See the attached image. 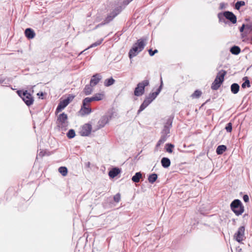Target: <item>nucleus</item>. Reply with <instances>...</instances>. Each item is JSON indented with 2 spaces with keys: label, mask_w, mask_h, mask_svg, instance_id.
<instances>
[{
  "label": "nucleus",
  "mask_w": 252,
  "mask_h": 252,
  "mask_svg": "<svg viewBox=\"0 0 252 252\" xmlns=\"http://www.w3.org/2000/svg\"><path fill=\"white\" fill-rule=\"evenodd\" d=\"M147 39V37H143L137 40L129 51L128 57L130 59L136 56L144 49Z\"/></svg>",
  "instance_id": "f257e3e1"
},
{
  "label": "nucleus",
  "mask_w": 252,
  "mask_h": 252,
  "mask_svg": "<svg viewBox=\"0 0 252 252\" xmlns=\"http://www.w3.org/2000/svg\"><path fill=\"white\" fill-rule=\"evenodd\" d=\"M219 22H223L226 23V19L229 20L232 24H235L237 22V17L231 11H225L220 12L218 14Z\"/></svg>",
  "instance_id": "f03ea898"
},
{
  "label": "nucleus",
  "mask_w": 252,
  "mask_h": 252,
  "mask_svg": "<svg viewBox=\"0 0 252 252\" xmlns=\"http://www.w3.org/2000/svg\"><path fill=\"white\" fill-rule=\"evenodd\" d=\"M230 207L231 211L237 216L241 215L245 211L243 203L238 199H235L233 200L230 204Z\"/></svg>",
  "instance_id": "7ed1b4c3"
},
{
  "label": "nucleus",
  "mask_w": 252,
  "mask_h": 252,
  "mask_svg": "<svg viewBox=\"0 0 252 252\" xmlns=\"http://www.w3.org/2000/svg\"><path fill=\"white\" fill-rule=\"evenodd\" d=\"M149 85V81L144 80L137 84L134 91V94L136 96H142L145 93V88Z\"/></svg>",
  "instance_id": "20e7f679"
},
{
  "label": "nucleus",
  "mask_w": 252,
  "mask_h": 252,
  "mask_svg": "<svg viewBox=\"0 0 252 252\" xmlns=\"http://www.w3.org/2000/svg\"><path fill=\"white\" fill-rule=\"evenodd\" d=\"M24 93L23 95V97L22 98V100L27 106H30L32 105L34 101L33 97L32 96V94L29 93L27 90L24 91Z\"/></svg>",
  "instance_id": "39448f33"
},
{
  "label": "nucleus",
  "mask_w": 252,
  "mask_h": 252,
  "mask_svg": "<svg viewBox=\"0 0 252 252\" xmlns=\"http://www.w3.org/2000/svg\"><path fill=\"white\" fill-rule=\"evenodd\" d=\"M121 11V7H117L107 16V17L104 20L103 22L105 23V24H108L120 13Z\"/></svg>",
  "instance_id": "423d86ee"
},
{
  "label": "nucleus",
  "mask_w": 252,
  "mask_h": 252,
  "mask_svg": "<svg viewBox=\"0 0 252 252\" xmlns=\"http://www.w3.org/2000/svg\"><path fill=\"white\" fill-rule=\"evenodd\" d=\"M162 87V81H161V84L158 88L156 92L151 93L148 96H146V99L150 103H151L158 95L161 91Z\"/></svg>",
  "instance_id": "0eeeda50"
},
{
  "label": "nucleus",
  "mask_w": 252,
  "mask_h": 252,
  "mask_svg": "<svg viewBox=\"0 0 252 252\" xmlns=\"http://www.w3.org/2000/svg\"><path fill=\"white\" fill-rule=\"evenodd\" d=\"M92 127L90 124H84L81 128L79 132L80 135L82 136H88L91 133Z\"/></svg>",
  "instance_id": "6e6552de"
},
{
  "label": "nucleus",
  "mask_w": 252,
  "mask_h": 252,
  "mask_svg": "<svg viewBox=\"0 0 252 252\" xmlns=\"http://www.w3.org/2000/svg\"><path fill=\"white\" fill-rule=\"evenodd\" d=\"M172 121L173 118L169 117L167 119L163 129L162 130V135L169 136L168 134L170 133V129L172 126Z\"/></svg>",
  "instance_id": "1a4fd4ad"
},
{
  "label": "nucleus",
  "mask_w": 252,
  "mask_h": 252,
  "mask_svg": "<svg viewBox=\"0 0 252 252\" xmlns=\"http://www.w3.org/2000/svg\"><path fill=\"white\" fill-rule=\"evenodd\" d=\"M67 119L68 117L67 114H65L64 113H62V114H60L58 117L57 123L59 126H64L66 123H67Z\"/></svg>",
  "instance_id": "9d476101"
},
{
  "label": "nucleus",
  "mask_w": 252,
  "mask_h": 252,
  "mask_svg": "<svg viewBox=\"0 0 252 252\" xmlns=\"http://www.w3.org/2000/svg\"><path fill=\"white\" fill-rule=\"evenodd\" d=\"M245 230V228L244 226H240L234 234V237L237 242H240L243 240Z\"/></svg>",
  "instance_id": "9b49d317"
},
{
  "label": "nucleus",
  "mask_w": 252,
  "mask_h": 252,
  "mask_svg": "<svg viewBox=\"0 0 252 252\" xmlns=\"http://www.w3.org/2000/svg\"><path fill=\"white\" fill-rule=\"evenodd\" d=\"M101 79L102 76L99 74H95L91 79L90 84L94 87L96 85Z\"/></svg>",
  "instance_id": "f8f14e48"
},
{
  "label": "nucleus",
  "mask_w": 252,
  "mask_h": 252,
  "mask_svg": "<svg viewBox=\"0 0 252 252\" xmlns=\"http://www.w3.org/2000/svg\"><path fill=\"white\" fill-rule=\"evenodd\" d=\"M69 104L68 99H63L58 104L56 110V113H59L67 106Z\"/></svg>",
  "instance_id": "ddd939ff"
},
{
  "label": "nucleus",
  "mask_w": 252,
  "mask_h": 252,
  "mask_svg": "<svg viewBox=\"0 0 252 252\" xmlns=\"http://www.w3.org/2000/svg\"><path fill=\"white\" fill-rule=\"evenodd\" d=\"M25 35L26 37L30 39L33 38L35 36V33L33 30L31 28H27L25 31Z\"/></svg>",
  "instance_id": "4468645a"
},
{
  "label": "nucleus",
  "mask_w": 252,
  "mask_h": 252,
  "mask_svg": "<svg viewBox=\"0 0 252 252\" xmlns=\"http://www.w3.org/2000/svg\"><path fill=\"white\" fill-rule=\"evenodd\" d=\"M121 172V169L118 167L113 168L109 172L108 175L111 178L116 177Z\"/></svg>",
  "instance_id": "2eb2a0df"
},
{
  "label": "nucleus",
  "mask_w": 252,
  "mask_h": 252,
  "mask_svg": "<svg viewBox=\"0 0 252 252\" xmlns=\"http://www.w3.org/2000/svg\"><path fill=\"white\" fill-rule=\"evenodd\" d=\"M109 121V117L108 116H103L98 121V128L103 127L104 126L108 123Z\"/></svg>",
  "instance_id": "dca6fc26"
},
{
  "label": "nucleus",
  "mask_w": 252,
  "mask_h": 252,
  "mask_svg": "<svg viewBox=\"0 0 252 252\" xmlns=\"http://www.w3.org/2000/svg\"><path fill=\"white\" fill-rule=\"evenodd\" d=\"M80 111L82 112V114L83 115H88L92 112V109L90 107H87V105H84L83 102Z\"/></svg>",
  "instance_id": "f3484780"
},
{
  "label": "nucleus",
  "mask_w": 252,
  "mask_h": 252,
  "mask_svg": "<svg viewBox=\"0 0 252 252\" xmlns=\"http://www.w3.org/2000/svg\"><path fill=\"white\" fill-rule=\"evenodd\" d=\"M161 164L163 167L166 168L170 166L171 161L169 158L164 157L161 158Z\"/></svg>",
  "instance_id": "a211bd4d"
},
{
  "label": "nucleus",
  "mask_w": 252,
  "mask_h": 252,
  "mask_svg": "<svg viewBox=\"0 0 252 252\" xmlns=\"http://www.w3.org/2000/svg\"><path fill=\"white\" fill-rule=\"evenodd\" d=\"M226 74V71L224 70H221L218 72L215 79L223 82L224 81V77Z\"/></svg>",
  "instance_id": "6ab92c4d"
},
{
  "label": "nucleus",
  "mask_w": 252,
  "mask_h": 252,
  "mask_svg": "<svg viewBox=\"0 0 252 252\" xmlns=\"http://www.w3.org/2000/svg\"><path fill=\"white\" fill-rule=\"evenodd\" d=\"M142 178V174L140 172H136L134 176H132L131 180L133 182L137 183L140 182L141 179Z\"/></svg>",
  "instance_id": "aec40b11"
},
{
  "label": "nucleus",
  "mask_w": 252,
  "mask_h": 252,
  "mask_svg": "<svg viewBox=\"0 0 252 252\" xmlns=\"http://www.w3.org/2000/svg\"><path fill=\"white\" fill-rule=\"evenodd\" d=\"M222 83L223 82H221L220 81H218L216 79H215V80L212 84L211 89L213 90H218Z\"/></svg>",
  "instance_id": "412c9836"
},
{
  "label": "nucleus",
  "mask_w": 252,
  "mask_h": 252,
  "mask_svg": "<svg viewBox=\"0 0 252 252\" xmlns=\"http://www.w3.org/2000/svg\"><path fill=\"white\" fill-rule=\"evenodd\" d=\"M226 150L227 147L225 145H219L216 149V153L218 155H220L222 154Z\"/></svg>",
  "instance_id": "4be33fe9"
},
{
  "label": "nucleus",
  "mask_w": 252,
  "mask_h": 252,
  "mask_svg": "<svg viewBox=\"0 0 252 252\" xmlns=\"http://www.w3.org/2000/svg\"><path fill=\"white\" fill-rule=\"evenodd\" d=\"M231 92L234 94H236L238 93L240 86L237 83H233L230 87Z\"/></svg>",
  "instance_id": "5701e85b"
},
{
  "label": "nucleus",
  "mask_w": 252,
  "mask_h": 252,
  "mask_svg": "<svg viewBox=\"0 0 252 252\" xmlns=\"http://www.w3.org/2000/svg\"><path fill=\"white\" fill-rule=\"evenodd\" d=\"M230 52L233 55H237L240 53L241 49L239 46L234 45L230 49Z\"/></svg>",
  "instance_id": "b1692460"
},
{
  "label": "nucleus",
  "mask_w": 252,
  "mask_h": 252,
  "mask_svg": "<svg viewBox=\"0 0 252 252\" xmlns=\"http://www.w3.org/2000/svg\"><path fill=\"white\" fill-rule=\"evenodd\" d=\"M150 103L145 99L143 103L141 104L139 110H138L137 114H139L141 111L144 110Z\"/></svg>",
  "instance_id": "393cba45"
},
{
  "label": "nucleus",
  "mask_w": 252,
  "mask_h": 252,
  "mask_svg": "<svg viewBox=\"0 0 252 252\" xmlns=\"http://www.w3.org/2000/svg\"><path fill=\"white\" fill-rule=\"evenodd\" d=\"M93 86L90 84L86 85L84 89L83 92L86 95H89L93 92Z\"/></svg>",
  "instance_id": "a878e982"
},
{
  "label": "nucleus",
  "mask_w": 252,
  "mask_h": 252,
  "mask_svg": "<svg viewBox=\"0 0 252 252\" xmlns=\"http://www.w3.org/2000/svg\"><path fill=\"white\" fill-rule=\"evenodd\" d=\"M158 179V175L156 173H152L148 176V181L151 184L154 183Z\"/></svg>",
  "instance_id": "bb28decb"
},
{
  "label": "nucleus",
  "mask_w": 252,
  "mask_h": 252,
  "mask_svg": "<svg viewBox=\"0 0 252 252\" xmlns=\"http://www.w3.org/2000/svg\"><path fill=\"white\" fill-rule=\"evenodd\" d=\"M168 137H169V136L161 135L159 140H158V143L156 145V147L158 148L162 144H163L165 141H166Z\"/></svg>",
  "instance_id": "cd10ccee"
},
{
  "label": "nucleus",
  "mask_w": 252,
  "mask_h": 252,
  "mask_svg": "<svg viewBox=\"0 0 252 252\" xmlns=\"http://www.w3.org/2000/svg\"><path fill=\"white\" fill-rule=\"evenodd\" d=\"M243 80L244 81V82L242 84V88L243 89L246 88V87L249 88L250 87V82L249 80V78L248 77H244L243 78Z\"/></svg>",
  "instance_id": "c85d7f7f"
},
{
  "label": "nucleus",
  "mask_w": 252,
  "mask_h": 252,
  "mask_svg": "<svg viewBox=\"0 0 252 252\" xmlns=\"http://www.w3.org/2000/svg\"><path fill=\"white\" fill-rule=\"evenodd\" d=\"M115 82V80L112 77H111L110 78L106 79L104 81V85L106 87H109L114 84Z\"/></svg>",
  "instance_id": "c756f323"
},
{
  "label": "nucleus",
  "mask_w": 252,
  "mask_h": 252,
  "mask_svg": "<svg viewBox=\"0 0 252 252\" xmlns=\"http://www.w3.org/2000/svg\"><path fill=\"white\" fill-rule=\"evenodd\" d=\"M59 172L63 176H66L68 172L67 168L65 166H61L58 169Z\"/></svg>",
  "instance_id": "7c9ffc66"
},
{
  "label": "nucleus",
  "mask_w": 252,
  "mask_h": 252,
  "mask_svg": "<svg viewBox=\"0 0 252 252\" xmlns=\"http://www.w3.org/2000/svg\"><path fill=\"white\" fill-rule=\"evenodd\" d=\"M245 2L244 1H238L235 4V8L237 10H239L241 6L245 5Z\"/></svg>",
  "instance_id": "2f4dec72"
},
{
  "label": "nucleus",
  "mask_w": 252,
  "mask_h": 252,
  "mask_svg": "<svg viewBox=\"0 0 252 252\" xmlns=\"http://www.w3.org/2000/svg\"><path fill=\"white\" fill-rule=\"evenodd\" d=\"M66 135L67 137L69 139L73 138V137H74L75 136V132L74 130L72 129H69Z\"/></svg>",
  "instance_id": "473e14b6"
},
{
  "label": "nucleus",
  "mask_w": 252,
  "mask_h": 252,
  "mask_svg": "<svg viewBox=\"0 0 252 252\" xmlns=\"http://www.w3.org/2000/svg\"><path fill=\"white\" fill-rule=\"evenodd\" d=\"M95 101L94 97H86L83 100L84 105H88L89 103H91L92 101Z\"/></svg>",
  "instance_id": "72a5a7b5"
},
{
  "label": "nucleus",
  "mask_w": 252,
  "mask_h": 252,
  "mask_svg": "<svg viewBox=\"0 0 252 252\" xmlns=\"http://www.w3.org/2000/svg\"><path fill=\"white\" fill-rule=\"evenodd\" d=\"M95 101H99L102 100L103 97V94H96L93 96Z\"/></svg>",
  "instance_id": "f704fd0d"
},
{
  "label": "nucleus",
  "mask_w": 252,
  "mask_h": 252,
  "mask_svg": "<svg viewBox=\"0 0 252 252\" xmlns=\"http://www.w3.org/2000/svg\"><path fill=\"white\" fill-rule=\"evenodd\" d=\"M166 151L169 153H171L172 152V149L174 148V145L172 144L168 143L166 145Z\"/></svg>",
  "instance_id": "c9c22d12"
},
{
  "label": "nucleus",
  "mask_w": 252,
  "mask_h": 252,
  "mask_svg": "<svg viewBox=\"0 0 252 252\" xmlns=\"http://www.w3.org/2000/svg\"><path fill=\"white\" fill-rule=\"evenodd\" d=\"M201 94L202 92L200 91L197 90L194 91L191 96L193 97L198 98L201 96Z\"/></svg>",
  "instance_id": "e433bc0d"
},
{
  "label": "nucleus",
  "mask_w": 252,
  "mask_h": 252,
  "mask_svg": "<svg viewBox=\"0 0 252 252\" xmlns=\"http://www.w3.org/2000/svg\"><path fill=\"white\" fill-rule=\"evenodd\" d=\"M103 40V38L100 39L99 40H97L95 42L93 43L88 48L94 47L99 45L102 43Z\"/></svg>",
  "instance_id": "4c0bfd02"
},
{
  "label": "nucleus",
  "mask_w": 252,
  "mask_h": 252,
  "mask_svg": "<svg viewBox=\"0 0 252 252\" xmlns=\"http://www.w3.org/2000/svg\"><path fill=\"white\" fill-rule=\"evenodd\" d=\"M225 129L228 132H231L232 129V124L231 123H228L226 124Z\"/></svg>",
  "instance_id": "58836bf2"
},
{
  "label": "nucleus",
  "mask_w": 252,
  "mask_h": 252,
  "mask_svg": "<svg viewBox=\"0 0 252 252\" xmlns=\"http://www.w3.org/2000/svg\"><path fill=\"white\" fill-rule=\"evenodd\" d=\"M115 202L118 203L120 201L121 194L119 193H117L113 197Z\"/></svg>",
  "instance_id": "ea45409f"
},
{
  "label": "nucleus",
  "mask_w": 252,
  "mask_h": 252,
  "mask_svg": "<svg viewBox=\"0 0 252 252\" xmlns=\"http://www.w3.org/2000/svg\"><path fill=\"white\" fill-rule=\"evenodd\" d=\"M148 52L151 56H153L156 53H158V51L157 49L153 51L152 49H150L149 50Z\"/></svg>",
  "instance_id": "a19ab883"
},
{
  "label": "nucleus",
  "mask_w": 252,
  "mask_h": 252,
  "mask_svg": "<svg viewBox=\"0 0 252 252\" xmlns=\"http://www.w3.org/2000/svg\"><path fill=\"white\" fill-rule=\"evenodd\" d=\"M74 97H75L74 95H73L72 94H70L68 95L67 97L66 98H65V99H68V103H69L71 101L74 99Z\"/></svg>",
  "instance_id": "79ce46f5"
},
{
  "label": "nucleus",
  "mask_w": 252,
  "mask_h": 252,
  "mask_svg": "<svg viewBox=\"0 0 252 252\" xmlns=\"http://www.w3.org/2000/svg\"><path fill=\"white\" fill-rule=\"evenodd\" d=\"M245 28L246 29L248 30H252V22H251L248 24H245Z\"/></svg>",
  "instance_id": "37998d69"
},
{
  "label": "nucleus",
  "mask_w": 252,
  "mask_h": 252,
  "mask_svg": "<svg viewBox=\"0 0 252 252\" xmlns=\"http://www.w3.org/2000/svg\"><path fill=\"white\" fill-rule=\"evenodd\" d=\"M103 19L102 17L99 14H97L96 15V18L95 19V22H100Z\"/></svg>",
  "instance_id": "c03bdc74"
},
{
  "label": "nucleus",
  "mask_w": 252,
  "mask_h": 252,
  "mask_svg": "<svg viewBox=\"0 0 252 252\" xmlns=\"http://www.w3.org/2000/svg\"><path fill=\"white\" fill-rule=\"evenodd\" d=\"M243 199L244 202L247 203L249 201V197L247 194H245L243 196Z\"/></svg>",
  "instance_id": "a18cd8bd"
},
{
  "label": "nucleus",
  "mask_w": 252,
  "mask_h": 252,
  "mask_svg": "<svg viewBox=\"0 0 252 252\" xmlns=\"http://www.w3.org/2000/svg\"><path fill=\"white\" fill-rule=\"evenodd\" d=\"M227 4H225L224 3L221 2L220 4V9L222 10L223 9H225L227 6Z\"/></svg>",
  "instance_id": "49530a36"
},
{
  "label": "nucleus",
  "mask_w": 252,
  "mask_h": 252,
  "mask_svg": "<svg viewBox=\"0 0 252 252\" xmlns=\"http://www.w3.org/2000/svg\"><path fill=\"white\" fill-rule=\"evenodd\" d=\"M17 94H18V95L21 98H22V97H23V94H24V91H22V90H18L17 91Z\"/></svg>",
  "instance_id": "de8ad7c7"
},
{
  "label": "nucleus",
  "mask_w": 252,
  "mask_h": 252,
  "mask_svg": "<svg viewBox=\"0 0 252 252\" xmlns=\"http://www.w3.org/2000/svg\"><path fill=\"white\" fill-rule=\"evenodd\" d=\"M105 25V23H104L103 22H102V23H100V24H99L97 25H96V26L94 28V30H96V29H97V28H99V27H101V26H103V25Z\"/></svg>",
  "instance_id": "09e8293b"
},
{
  "label": "nucleus",
  "mask_w": 252,
  "mask_h": 252,
  "mask_svg": "<svg viewBox=\"0 0 252 252\" xmlns=\"http://www.w3.org/2000/svg\"><path fill=\"white\" fill-rule=\"evenodd\" d=\"M245 28V24H243L242 26L240 28L239 31L241 32H244V29Z\"/></svg>",
  "instance_id": "8fccbe9b"
},
{
  "label": "nucleus",
  "mask_w": 252,
  "mask_h": 252,
  "mask_svg": "<svg viewBox=\"0 0 252 252\" xmlns=\"http://www.w3.org/2000/svg\"><path fill=\"white\" fill-rule=\"evenodd\" d=\"M38 156H39V157H43L44 156V154L43 153L42 151H40L38 154Z\"/></svg>",
  "instance_id": "3c124183"
},
{
  "label": "nucleus",
  "mask_w": 252,
  "mask_h": 252,
  "mask_svg": "<svg viewBox=\"0 0 252 252\" xmlns=\"http://www.w3.org/2000/svg\"><path fill=\"white\" fill-rule=\"evenodd\" d=\"M40 95H43V93H42V92H41V93L40 94Z\"/></svg>",
  "instance_id": "603ef678"
},
{
  "label": "nucleus",
  "mask_w": 252,
  "mask_h": 252,
  "mask_svg": "<svg viewBox=\"0 0 252 252\" xmlns=\"http://www.w3.org/2000/svg\"><path fill=\"white\" fill-rule=\"evenodd\" d=\"M3 82V81H1V80H0V83H2Z\"/></svg>",
  "instance_id": "864d4df0"
},
{
  "label": "nucleus",
  "mask_w": 252,
  "mask_h": 252,
  "mask_svg": "<svg viewBox=\"0 0 252 252\" xmlns=\"http://www.w3.org/2000/svg\"><path fill=\"white\" fill-rule=\"evenodd\" d=\"M89 165H90V162H88V164H87V165H88V166H89Z\"/></svg>",
  "instance_id": "5fc2aeb1"
},
{
  "label": "nucleus",
  "mask_w": 252,
  "mask_h": 252,
  "mask_svg": "<svg viewBox=\"0 0 252 252\" xmlns=\"http://www.w3.org/2000/svg\"><path fill=\"white\" fill-rule=\"evenodd\" d=\"M247 217V215L246 214H245L244 216V217Z\"/></svg>",
  "instance_id": "6e6d98bb"
},
{
  "label": "nucleus",
  "mask_w": 252,
  "mask_h": 252,
  "mask_svg": "<svg viewBox=\"0 0 252 252\" xmlns=\"http://www.w3.org/2000/svg\"><path fill=\"white\" fill-rule=\"evenodd\" d=\"M247 217V215L246 214H245L244 216V217Z\"/></svg>",
  "instance_id": "4d7b16f0"
}]
</instances>
